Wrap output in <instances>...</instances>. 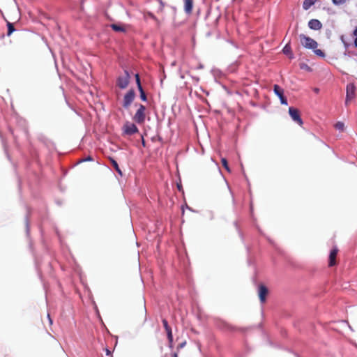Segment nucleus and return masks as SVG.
Masks as SVG:
<instances>
[{
    "label": "nucleus",
    "instance_id": "nucleus-8",
    "mask_svg": "<svg viewBox=\"0 0 357 357\" xmlns=\"http://www.w3.org/2000/svg\"><path fill=\"white\" fill-rule=\"evenodd\" d=\"M123 129L124 133L128 135H132L139 131L137 127L134 123L130 122H126L124 124Z\"/></svg>",
    "mask_w": 357,
    "mask_h": 357
},
{
    "label": "nucleus",
    "instance_id": "nucleus-27",
    "mask_svg": "<svg viewBox=\"0 0 357 357\" xmlns=\"http://www.w3.org/2000/svg\"><path fill=\"white\" fill-rule=\"evenodd\" d=\"M160 4V11H162L163 10V8H164V6H165V4L164 3L162 2V0H158Z\"/></svg>",
    "mask_w": 357,
    "mask_h": 357
},
{
    "label": "nucleus",
    "instance_id": "nucleus-3",
    "mask_svg": "<svg viewBox=\"0 0 357 357\" xmlns=\"http://www.w3.org/2000/svg\"><path fill=\"white\" fill-rule=\"evenodd\" d=\"M146 107L143 105H139V108L135 114L132 119L138 124H142L145 121L146 119Z\"/></svg>",
    "mask_w": 357,
    "mask_h": 357
},
{
    "label": "nucleus",
    "instance_id": "nucleus-26",
    "mask_svg": "<svg viewBox=\"0 0 357 357\" xmlns=\"http://www.w3.org/2000/svg\"><path fill=\"white\" fill-rule=\"evenodd\" d=\"M93 160V158H92L91 156H89V157H87V158H86L81 159V160H79V162H85V161H91V160Z\"/></svg>",
    "mask_w": 357,
    "mask_h": 357
},
{
    "label": "nucleus",
    "instance_id": "nucleus-20",
    "mask_svg": "<svg viewBox=\"0 0 357 357\" xmlns=\"http://www.w3.org/2000/svg\"><path fill=\"white\" fill-rule=\"evenodd\" d=\"M313 51L314 54L319 57L324 58L326 56L325 53L321 50L315 48Z\"/></svg>",
    "mask_w": 357,
    "mask_h": 357
},
{
    "label": "nucleus",
    "instance_id": "nucleus-14",
    "mask_svg": "<svg viewBox=\"0 0 357 357\" xmlns=\"http://www.w3.org/2000/svg\"><path fill=\"white\" fill-rule=\"evenodd\" d=\"M282 52L284 54H287L289 56V57L290 59H293L294 58V54L292 53V51H291V47L290 46V44L289 43H287L283 48L282 50Z\"/></svg>",
    "mask_w": 357,
    "mask_h": 357
},
{
    "label": "nucleus",
    "instance_id": "nucleus-35",
    "mask_svg": "<svg viewBox=\"0 0 357 357\" xmlns=\"http://www.w3.org/2000/svg\"><path fill=\"white\" fill-rule=\"evenodd\" d=\"M142 144H143V146H145V142L144 140L142 141Z\"/></svg>",
    "mask_w": 357,
    "mask_h": 357
},
{
    "label": "nucleus",
    "instance_id": "nucleus-31",
    "mask_svg": "<svg viewBox=\"0 0 357 357\" xmlns=\"http://www.w3.org/2000/svg\"><path fill=\"white\" fill-rule=\"evenodd\" d=\"M354 45L356 47H357V37L356 38V39L354 40Z\"/></svg>",
    "mask_w": 357,
    "mask_h": 357
},
{
    "label": "nucleus",
    "instance_id": "nucleus-7",
    "mask_svg": "<svg viewBox=\"0 0 357 357\" xmlns=\"http://www.w3.org/2000/svg\"><path fill=\"white\" fill-rule=\"evenodd\" d=\"M164 328L167 333V339L169 342V347L172 348L173 347V335H172V328L169 326L167 321L165 319H163L162 320Z\"/></svg>",
    "mask_w": 357,
    "mask_h": 357
},
{
    "label": "nucleus",
    "instance_id": "nucleus-21",
    "mask_svg": "<svg viewBox=\"0 0 357 357\" xmlns=\"http://www.w3.org/2000/svg\"><path fill=\"white\" fill-rule=\"evenodd\" d=\"M138 90L140 92V98L141 99L143 100V101H146V93L143 89V88L142 87L141 89L139 88Z\"/></svg>",
    "mask_w": 357,
    "mask_h": 357
},
{
    "label": "nucleus",
    "instance_id": "nucleus-16",
    "mask_svg": "<svg viewBox=\"0 0 357 357\" xmlns=\"http://www.w3.org/2000/svg\"><path fill=\"white\" fill-rule=\"evenodd\" d=\"M112 29L115 31L123 32L125 31V29L119 24H113L111 25Z\"/></svg>",
    "mask_w": 357,
    "mask_h": 357
},
{
    "label": "nucleus",
    "instance_id": "nucleus-24",
    "mask_svg": "<svg viewBox=\"0 0 357 357\" xmlns=\"http://www.w3.org/2000/svg\"><path fill=\"white\" fill-rule=\"evenodd\" d=\"M135 79H136V83H137V88H142V84H141V82H140V78H139V75L138 74H136L135 75Z\"/></svg>",
    "mask_w": 357,
    "mask_h": 357
},
{
    "label": "nucleus",
    "instance_id": "nucleus-1",
    "mask_svg": "<svg viewBox=\"0 0 357 357\" xmlns=\"http://www.w3.org/2000/svg\"><path fill=\"white\" fill-rule=\"evenodd\" d=\"M299 39L302 46L306 49L314 50L318 46L316 40L304 34H300Z\"/></svg>",
    "mask_w": 357,
    "mask_h": 357
},
{
    "label": "nucleus",
    "instance_id": "nucleus-32",
    "mask_svg": "<svg viewBox=\"0 0 357 357\" xmlns=\"http://www.w3.org/2000/svg\"><path fill=\"white\" fill-rule=\"evenodd\" d=\"M314 91H315L316 93H318V92H319V89H317V88H316V89H314Z\"/></svg>",
    "mask_w": 357,
    "mask_h": 357
},
{
    "label": "nucleus",
    "instance_id": "nucleus-33",
    "mask_svg": "<svg viewBox=\"0 0 357 357\" xmlns=\"http://www.w3.org/2000/svg\"><path fill=\"white\" fill-rule=\"evenodd\" d=\"M304 66H305L304 68H307L308 69L310 68L307 67V65H304Z\"/></svg>",
    "mask_w": 357,
    "mask_h": 357
},
{
    "label": "nucleus",
    "instance_id": "nucleus-34",
    "mask_svg": "<svg viewBox=\"0 0 357 357\" xmlns=\"http://www.w3.org/2000/svg\"><path fill=\"white\" fill-rule=\"evenodd\" d=\"M304 66H305L304 68H307L308 69L310 68L307 67V65H304Z\"/></svg>",
    "mask_w": 357,
    "mask_h": 357
},
{
    "label": "nucleus",
    "instance_id": "nucleus-5",
    "mask_svg": "<svg viewBox=\"0 0 357 357\" xmlns=\"http://www.w3.org/2000/svg\"><path fill=\"white\" fill-rule=\"evenodd\" d=\"M135 98V93L133 89L129 90L124 96L123 107L128 109Z\"/></svg>",
    "mask_w": 357,
    "mask_h": 357
},
{
    "label": "nucleus",
    "instance_id": "nucleus-18",
    "mask_svg": "<svg viewBox=\"0 0 357 357\" xmlns=\"http://www.w3.org/2000/svg\"><path fill=\"white\" fill-rule=\"evenodd\" d=\"M221 163L222 165V166L224 167V168L228 172H230L231 170H230V168L229 167V165H228V162L227 160V159L225 158H222L221 159Z\"/></svg>",
    "mask_w": 357,
    "mask_h": 357
},
{
    "label": "nucleus",
    "instance_id": "nucleus-29",
    "mask_svg": "<svg viewBox=\"0 0 357 357\" xmlns=\"http://www.w3.org/2000/svg\"><path fill=\"white\" fill-rule=\"evenodd\" d=\"M354 35L357 37V26L355 28L354 31Z\"/></svg>",
    "mask_w": 357,
    "mask_h": 357
},
{
    "label": "nucleus",
    "instance_id": "nucleus-6",
    "mask_svg": "<svg viewBox=\"0 0 357 357\" xmlns=\"http://www.w3.org/2000/svg\"><path fill=\"white\" fill-rule=\"evenodd\" d=\"M289 114L291 119L296 122L299 126H302L303 124V120L301 118L300 112L298 109L290 107L289 108Z\"/></svg>",
    "mask_w": 357,
    "mask_h": 357
},
{
    "label": "nucleus",
    "instance_id": "nucleus-11",
    "mask_svg": "<svg viewBox=\"0 0 357 357\" xmlns=\"http://www.w3.org/2000/svg\"><path fill=\"white\" fill-rule=\"evenodd\" d=\"M338 249L337 247H334L330 252L328 266L330 267L333 266L336 264V257L337 255Z\"/></svg>",
    "mask_w": 357,
    "mask_h": 357
},
{
    "label": "nucleus",
    "instance_id": "nucleus-15",
    "mask_svg": "<svg viewBox=\"0 0 357 357\" xmlns=\"http://www.w3.org/2000/svg\"><path fill=\"white\" fill-rule=\"evenodd\" d=\"M110 161H111V163L112 165V166L114 167V168L115 169V170L121 175H122V173H121V171L118 165V163L117 162L112 159V158H110Z\"/></svg>",
    "mask_w": 357,
    "mask_h": 357
},
{
    "label": "nucleus",
    "instance_id": "nucleus-2",
    "mask_svg": "<svg viewBox=\"0 0 357 357\" xmlns=\"http://www.w3.org/2000/svg\"><path fill=\"white\" fill-rule=\"evenodd\" d=\"M130 75L127 70H124V73L122 75H120L116 79V86L121 89H124L127 88L130 83Z\"/></svg>",
    "mask_w": 357,
    "mask_h": 357
},
{
    "label": "nucleus",
    "instance_id": "nucleus-13",
    "mask_svg": "<svg viewBox=\"0 0 357 357\" xmlns=\"http://www.w3.org/2000/svg\"><path fill=\"white\" fill-rule=\"evenodd\" d=\"M308 26L313 30H319L322 27L321 22L316 19L310 20L308 22Z\"/></svg>",
    "mask_w": 357,
    "mask_h": 357
},
{
    "label": "nucleus",
    "instance_id": "nucleus-25",
    "mask_svg": "<svg viewBox=\"0 0 357 357\" xmlns=\"http://www.w3.org/2000/svg\"><path fill=\"white\" fill-rule=\"evenodd\" d=\"M186 344V341H184L181 343H180L178 346H177V351H178L180 349H181L182 348H183Z\"/></svg>",
    "mask_w": 357,
    "mask_h": 357
},
{
    "label": "nucleus",
    "instance_id": "nucleus-23",
    "mask_svg": "<svg viewBox=\"0 0 357 357\" xmlns=\"http://www.w3.org/2000/svg\"><path fill=\"white\" fill-rule=\"evenodd\" d=\"M346 1H347V0H332L333 3L336 5V6H339V5L343 4Z\"/></svg>",
    "mask_w": 357,
    "mask_h": 357
},
{
    "label": "nucleus",
    "instance_id": "nucleus-17",
    "mask_svg": "<svg viewBox=\"0 0 357 357\" xmlns=\"http://www.w3.org/2000/svg\"><path fill=\"white\" fill-rule=\"evenodd\" d=\"M7 26H8V33H7V35H8V36H10V35H11V33H12L13 32H14V31H15V28H14L13 24H12V23L9 22H7Z\"/></svg>",
    "mask_w": 357,
    "mask_h": 357
},
{
    "label": "nucleus",
    "instance_id": "nucleus-10",
    "mask_svg": "<svg viewBox=\"0 0 357 357\" xmlns=\"http://www.w3.org/2000/svg\"><path fill=\"white\" fill-rule=\"evenodd\" d=\"M273 90L275 93L279 97L281 104L287 105L288 102L287 98L284 96V90L277 84L274 85Z\"/></svg>",
    "mask_w": 357,
    "mask_h": 357
},
{
    "label": "nucleus",
    "instance_id": "nucleus-4",
    "mask_svg": "<svg viewBox=\"0 0 357 357\" xmlns=\"http://www.w3.org/2000/svg\"><path fill=\"white\" fill-rule=\"evenodd\" d=\"M347 93L345 105L347 106L349 102L352 100L356 96V86L354 84L350 83L347 85Z\"/></svg>",
    "mask_w": 357,
    "mask_h": 357
},
{
    "label": "nucleus",
    "instance_id": "nucleus-9",
    "mask_svg": "<svg viewBox=\"0 0 357 357\" xmlns=\"http://www.w3.org/2000/svg\"><path fill=\"white\" fill-rule=\"evenodd\" d=\"M268 294V288L263 284H260L258 286V296L261 303L266 302V296Z\"/></svg>",
    "mask_w": 357,
    "mask_h": 357
},
{
    "label": "nucleus",
    "instance_id": "nucleus-22",
    "mask_svg": "<svg viewBox=\"0 0 357 357\" xmlns=\"http://www.w3.org/2000/svg\"><path fill=\"white\" fill-rule=\"evenodd\" d=\"M146 16L153 19V20H155L157 23H159V21L158 20V18L151 12H148L146 14Z\"/></svg>",
    "mask_w": 357,
    "mask_h": 357
},
{
    "label": "nucleus",
    "instance_id": "nucleus-19",
    "mask_svg": "<svg viewBox=\"0 0 357 357\" xmlns=\"http://www.w3.org/2000/svg\"><path fill=\"white\" fill-rule=\"evenodd\" d=\"M335 128L340 131H344V124L342 121H338L335 124Z\"/></svg>",
    "mask_w": 357,
    "mask_h": 357
},
{
    "label": "nucleus",
    "instance_id": "nucleus-12",
    "mask_svg": "<svg viewBox=\"0 0 357 357\" xmlns=\"http://www.w3.org/2000/svg\"><path fill=\"white\" fill-rule=\"evenodd\" d=\"M184 11L187 15H190L192 13L193 0H183Z\"/></svg>",
    "mask_w": 357,
    "mask_h": 357
},
{
    "label": "nucleus",
    "instance_id": "nucleus-28",
    "mask_svg": "<svg viewBox=\"0 0 357 357\" xmlns=\"http://www.w3.org/2000/svg\"><path fill=\"white\" fill-rule=\"evenodd\" d=\"M105 354L107 356H111V351L109 349H105Z\"/></svg>",
    "mask_w": 357,
    "mask_h": 357
},
{
    "label": "nucleus",
    "instance_id": "nucleus-30",
    "mask_svg": "<svg viewBox=\"0 0 357 357\" xmlns=\"http://www.w3.org/2000/svg\"><path fill=\"white\" fill-rule=\"evenodd\" d=\"M178 351H177V352H174V353L172 354L173 357H178Z\"/></svg>",
    "mask_w": 357,
    "mask_h": 357
}]
</instances>
